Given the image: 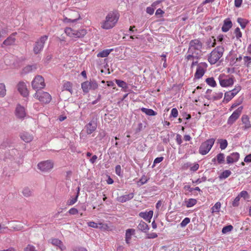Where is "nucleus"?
Returning <instances> with one entry per match:
<instances>
[{
  "mask_svg": "<svg viewBox=\"0 0 251 251\" xmlns=\"http://www.w3.org/2000/svg\"><path fill=\"white\" fill-rule=\"evenodd\" d=\"M205 82L207 83L208 85L211 87H215L217 86V83L215 80H214V78L212 77L206 78L205 80Z\"/></svg>",
  "mask_w": 251,
  "mask_h": 251,
  "instance_id": "c756f323",
  "label": "nucleus"
},
{
  "mask_svg": "<svg viewBox=\"0 0 251 251\" xmlns=\"http://www.w3.org/2000/svg\"><path fill=\"white\" fill-rule=\"evenodd\" d=\"M242 124H244L245 126H248L250 125L249 118L247 115H243L242 117Z\"/></svg>",
  "mask_w": 251,
  "mask_h": 251,
  "instance_id": "58836bf2",
  "label": "nucleus"
},
{
  "mask_svg": "<svg viewBox=\"0 0 251 251\" xmlns=\"http://www.w3.org/2000/svg\"><path fill=\"white\" fill-rule=\"evenodd\" d=\"M135 233L136 231L134 228H128L126 230L125 241L127 244H130L131 238Z\"/></svg>",
  "mask_w": 251,
  "mask_h": 251,
  "instance_id": "2eb2a0df",
  "label": "nucleus"
},
{
  "mask_svg": "<svg viewBox=\"0 0 251 251\" xmlns=\"http://www.w3.org/2000/svg\"><path fill=\"white\" fill-rule=\"evenodd\" d=\"M207 64L205 62H201L198 64L194 78L199 79L201 78L207 70Z\"/></svg>",
  "mask_w": 251,
  "mask_h": 251,
  "instance_id": "9d476101",
  "label": "nucleus"
},
{
  "mask_svg": "<svg viewBox=\"0 0 251 251\" xmlns=\"http://www.w3.org/2000/svg\"><path fill=\"white\" fill-rule=\"evenodd\" d=\"M153 214L152 210L144 211L139 213V216L147 222H150Z\"/></svg>",
  "mask_w": 251,
  "mask_h": 251,
  "instance_id": "dca6fc26",
  "label": "nucleus"
},
{
  "mask_svg": "<svg viewBox=\"0 0 251 251\" xmlns=\"http://www.w3.org/2000/svg\"><path fill=\"white\" fill-rule=\"evenodd\" d=\"M218 142L220 144V147L221 150H225L227 146V142L225 139H219Z\"/></svg>",
  "mask_w": 251,
  "mask_h": 251,
  "instance_id": "473e14b6",
  "label": "nucleus"
},
{
  "mask_svg": "<svg viewBox=\"0 0 251 251\" xmlns=\"http://www.w3.org/2000/svg\"><path fill=\"white\" fill-rule=\"evenodd\" d=\"M78 212L77 209L75 208H72L68 211L69 213L71 215L76 214L78 213Z\"/></svg>",
  "mask_w": 251,
  "mask_h": 251,
  "instance_id": "052dcab7",
  "label": "nucleus"
},
{
  "mask_svg": "<svg viewBox=\"0 0 251 251\" xmlns=\"http://www.w3.org/2000/svg\"><path fill=\"white\" fill-rule=\"evenodd\" d=\"M89 81H85L81 84V88L84 93H88L90 89Z\"/></svg>",
  "mask_w": 251,
  "mask_h": 251,
  "instance_id": "7c9ffc66",
  "label": "nucleus"
},
{
  "mask_svg": "<svg viewBox=\"0 0 251 251\" xmlns=\"http://www.w3.org/2000/svg\"><path fill=\"white\" fill-rule=\"evenodd\" d=\"M89 83H90V89H93L95 90L98 87V84L97 83V82L95 80H92L89 82Z\"/></svg>",
  "mask_w": 251,
  "mask_h": 251,
  "instance_id": "79ce46f5",
  "label": "nucleus"
},
{
  "mask_svg": "<svg viewBox=\"0 0 251 251\" xmlns=\"http://www.w3.org/2000/svg\"><path fill=\"white\" fill-rule=\"evenodd\" d=\"M88 226L91 227L97 228L99 227L98 224L94 222H89L87 223Z\"/></svg>",
  "mask_w": 251,
  "mask_h": 251,
  "instance_id": "4d7b16f0",
  "label": "nucleus"
},
{
  "mask_svg": "<svg viewBox=\"0 0 251 251\" xmlns=\"http://www.w3.org/2000/svg\"><path fill=\"white\" fill-rule=\"evenodd\" d=\"M115 82L119 87H121L123 89V90L125 92L127 91L128 87L126 82L119 79H115Z\"/></svg>",
  "mask_w": 251,
  "mask_h": 251,
  "instance_id": "b1692460",
  "label": "nucleus"
},
{
  "mask_svg": "<svg viewBox=\"0 0 251 251\" xmlns=\"http://www.w3.org/2000/svg\"><path fill=\"white\" fill-rule=\"evenodd\" d=\"M177 115H178V111H177V109L176 108H173L171 110V113L170 117L176 118L177 116Z\"/></svg>",
  "mask_w": 251,
  "mask_h": 251,
  "instance_id": "864d4df0",
  "label": "nucleus"
},
{
  "mask_svg": "<svg viewBox=\"0 0 251 251\" xmlns=\"http://www.w3.org/2000/svg\"><path fill=\"white\" fill-rule=\"evenodd\" d=\"M23 194L25 197H29L31 195L32 192L28 188H25L23 190Z\"/></svg>",
  "mask_w": 251,
  "mask_h": 251,
  "instance_id": "37998d69",
  "label": "nucleus"
},
{
  "mask_svg": "<svg viewBox=\"0 0 251 251\" xmlns=\"http://www.w3.org/2000/svg\"><path fill=\"white\" fill-rule=\"evenodd\" d=\"M231 173L229 170L224 171L220 176L219 177L220 179H225L228 177Z\"/></svg>",
  "mask_w": 251,
  "mask_h": 251,
  "instance_id": "f704fd0d",
  "label": "nucleus"
},
{
  "mask_svg": "<svg viewBox=\"0 0 251 251\" xmlns=\"http://www.w3.org/2000/svg\"><path fill=\"white\" fill-rule=\"evenodd\" d=\"M73 83L70 81L65 82L63 86V90L69 91L71 94H73Z\"/></svg>",
  "mask_w": 251,
  "mask_h": 251,
  "instance_id": "393cba45",
  "label": "nucleus"
},
{
  "mask_svg": "<svg viewBox=\"0 0 251 251\" xmlns=\"http://www.w3.org/2000/svg\"><path fill=\"white\" fill-rule=\"evenodd\" d=\"M234 96L231 92H226L225 94L224 100L226 102L230 101Z\"/></svg>",
  "mask_w": 251,
  "mask_h": 251,
  "instance_id": "72a5a7b5",
  "label": "nucleus"
},
{
  "mask_svg": "<svg viewBox=\"0 0 251 251\" xmlns=\"http://www.w3.org/2000/svg\"><path fill=\"white\" fill-rule=\"evenodd\" d=\"M50 243L58 249L60 251H64L66 250V247L63 243L58 239L52 238L50 240Z\"/></svg>",
  "mask_w": 251,
  "mask_h": 251,
  "instance_id": "4468645a",
  "label": "nucleus"
},
{
  "mask_svg": "<svg viewBox=\"0 0 251 251\" xmlns=\"http://www.w3.org/2000/svg\"><path fill=\"white\" fill-rule=\"evenodd\" d=\"M244 162L246 163L251 162V153L247 155L244 158Z\"/></svg>",
  "mask_w": 251,
  "mask_h": 251,
  "instance_id": "774afa93",
  "label": "nucleus"
},
{
  "mask_svg": "<svg viewBox=\"0 0 251 251\" xmlns=\"http://www.w3.org/2000/svg\"><path fill=\"white\" fill-rule=\"evenodd\" d=\"M48 38V36L44 35L41 36L39 40L35 42L33 49V52L35 54H39L41 52Z\"/></svg>",
  "mask_w": 251,
  "mask_h": 251,
  "instance_id": "6e6552de",
  "label": "nucleus"
},
{
  "mask_svg": "<svg viewBox=\"0 0 251 251\" xmlns=\"http://www.w3.org/2000/svg\"><path fill=\"white\" fill-rule=\"evenodd\" d=\"M20 137L24 142L29 143L33 139V136L28 132L23 131L20 134Z\"/></svg>",
  "mask_w": 251,
  "mask_h": 251,
  "instance_id": "a211bd4d",
  "label": "nucleus"
},
{
  "mask_svg": "<svg viewBox=\"0 0 251 251\" xmlns=\"http://www.w3.org/2000/svg\"><path fill=\"white\" fill-rule=\"evenodd\" d=\"M161 57H162L161 61H163V68H165L167 67V60H166V55L165 54H162L161 55Z\"/></svg>",
  "mask_w": 251,
  "mask_h": 251,
  "instance_id": "6e6d98bb",
  "label": "nucleus"
},
{
  "mask_svg": "<svg viewBox=\"0 0 251 251\" xmlns=\"http://www.w3.org/2000/svg\"><path fill=\"white\" fill-rule=\"evenodd\" d=\"M241 89V87L239 85L235 86L234 89L230 91L234 96H235Z\"/></svg>",
  "mask_w": 251,
  "mask_h": 251,
  "instance_id": "49530a36",
  "label": "nucleus"
},
{
  "mask_svg": "<svg viewBox=\"0 0 251 251\" xmlns=\"http://www.w3.org/2000/svg\"><path fill=\"white\" fill-rule=\"evenodd\" d=\"M185 205L187 208L191 207L197 203V200L195 199H189L184 201Z\"/></svg>",
  "mask_w": 251,
  "mask_h": 251,
  "instance_id": "a878e982",
  "label": "nucleus"
},
{
  "mask_svg": "<svg viewBox=\"0 0 251 251\" xmlns=\"http://www.w3.org/2000/svg\"><path fill=\"white\" fill-rule=\"evenodd\" d=\"M233 229V226L231 225L227 226H224L222 229V233L224 234H226L228 232H230Z\"/></svg>",
  "mask_w": 251,
  "mask_h": 251,
  "instance_id": "4c0bfd02",
  "label": "nucleus"
},
{
  "mask_svg": "<svg viewBox=\"0 0 251 251\" xmlns=\"http://www.w3.org/2000/svg\"><path fill=\"white\" fill-rule=\"evenodd\" d=\"M244 61L245 64H246L247 66H249V64L251 62V57L250 56H245L244 57Z\"/></svg>",
  "mask_w": 251,
  "mask_h": 251,
  "instance_id": "bf43d9fd",
  "label": "nucleus"
},
{
  "mask_svg": "<svg viewBox=\"0 0 251 251\" xmlns=\"http://www.w3.org/2000/svg\"><path fill=\"white\" fill-rule=\"evenodd\" d=\"M137 227L139 230L145 233L148 232L149 230V226L143 221H140L137 226Z\"/></svg>",
  "mask_w": 251,
  "mask_h": 251,
  "instance_id": "5701e85b",
  "label": "nucleus"
},
{
  "mask_svg": "<svg viewBox=\"0 0 251 251\" xmlns=\"http://www.w3.org/2000/svg\"><path fill=\"white\" fill-rule=\"evenodd\" d=\"M223 97V93L220 92L216 94V95L214 96V100H220Z\"/></svg>",
  "mask_w": 251,
  "mask_h": 251,
  "instance_id": "680f3d73",
  "label": "nucleus"
},
{
  "mask_svg": "<svg viewBox=\"0 0 251 251\" xmlns=\"http://www.w3.org/2000/svg\"><path fill=\"white\" fill-rule=\"evenodd\" d=\"M15 115L18 118L23 119L26 115L25 108L18 105L15 110Z\"/></svg>",
  "mask_w": 251,
  "mask_h": 251,
  "instance_id": "f3484780",
  "label": "nucleus"
},
{
  "mask_svg": "<svg viewBox=\"0 0 251 251\" xmlns=\"http://www.w3.org/2000/svg\"><path fill=\"white\" fill-rule=\"evenodd\" d=\"M77 17H76L74 19H72L68 18H65L64 19V21L65 22H74L77 21L80 18V16L78 14H77Z\"/></svg>",
  "mask_w": 251,
  "mask_h": 251,
  "instance_id": "13d9d810",
  "label": "nucleus"
},
{
  "mask_svg": "<svg viewBox=\"0 0 251 251\" xmlns=\"http://www.w3.org/2000/svg\"><path fill=\"white\" fill-rule=\"evenodd\" d=\"M243 109V107L240 106L238 107L232 115L229 117L228 120V124L232 125L233 123L238 118L240 115Z\"/></svg>",
  "mask_w": 251,
  "mask_h": 251,
  "instance_id": "ddd939ff",
  "label": "nucleus"
},
{
  "mask_svg": "<svg viewBox=\"0 0 251 251\" xmlns=\"http://www.w3.org/2000/svg\"><path fill=\"white\" fill-rule=\"evenodd\" d=\"M240 199V198L238 195L235 198L232 203L233 207H237L239 205Z\"/></svg>",
  "mask_w": 251,
  "mask_h": 251,
  "instance_id": "3c124183",
  "label": "nucleus"
},
{
  "mask_svg": "<svg viewBox=\"0 0 251 251\" xmlns=\"http://www.w3.org/2000/svg\"><path fill=\"white\" fill-rule=\"evenodd\" d=\"M148 180V178L147 177V176H143L141 177V178L140 179V180L138 182V185H143V184H145L146 183H147Z\"/></svg>",
  "mask_w": 251,
  "mask_h": 251,
  "instance_id": "c03bdc74",
  "label": "nucleus"
},
{
  "mask_svg": "<svg viewBox=\"0 0 251 251\" xmlns=\"http://www.w3.org/2000/svg\"><path fill=\"white\" fill-rule=\"evenodd\" d=\"M17 87L19 92L24 97H26L28 95V92L26 88V86L24 82H19L18 84Z\"/></svg>",
  "mask_w": 251,
  "mask_h": 251,
  "instance_id": "6ab92c4d",
  "label": "nucleus"
},
{
  "mask_svg": "<svg viewBox=\"0 0 251 251\" xmlns=\"http://www.w3.org/2000/svg\"><path fill=\"white\" fill-rule=\"evenodd\" d=\"M16 32L12 33L9 37H8L2 43L1 47L4 48L5 47L13 46L15 44L16 40Z\"/></svg>",
  "mask_w": 251,
  "mask_h": 251,
  "instance_id": "f8f14e48",
  "label": "nucleus"
},
{
  "mask_svg": "<svg viewBox=\"0 0 251 251\" xmlns=\"http://www.w3.org/2000/svg\"><path fill=\"white\" fill-rule=\"evenodd\" d=\"M115 172L117 175L120 176L121 173V168L120 165H117L115 167Z\"/></svg>",
  "mask_w": 251,
  "mask_h": 251,
  "instance_id": "0e129e2a",
  "label": "nucleus"
},
{
  "mask_svg": "<svg viewBox=\"0 0 251 251\" xmlns=\"http://www.w3.org/2000/svg\"><path fill=\"white\" fill-rule=\"evenodd\" d=\"M232 24L229 19H226L224 21V25L222 27L223 32H227L232 27Z\"/></svg>",
  "mask_w": 251,
  "mask_h": 251,
  "instance_id": "4be33fe9",
  "label": "nucleus"
},
{
  "mask_svg": "<svg viewBox=\"0 0 251 251\" xmlns=\"http://www.w3.org/2000/svg\"><path fill=\"white\" fill-rule=\"evenodd\" d=\"M5 95V86L3 83H0V97H3Z\"/></svg>",
  "mask_w": 251,
  "mask_h": 251,
  "instance_id": "c9c22d12",
  "label": "nucleus"
},
{
  "mask_svg": "<svg viewBox=\"0 0 251 251\" xmlns=\"http://www.w3.org/2000/svg\"><path fill=\"white\" fill-rule=\"evenodd\" d=\"M154 9L152 7H148L147 8L146 12L147 13L149 14L150 15H152L154 13Z\"/></svg>",
  "mask_w": 251,
  "mask_h": 251,
  "instance_id": "69168bd1",
  "label": "nucleus"
},
{
  "mask_svg": "<svg viewBox=\"0 0 251 251\" xmlns=\"http://www.w3.org/2000/svg\"><path fill=\"white\" fill-rule=\"evenodd\" d=\"M237 22L243 29L246 27L247 25L249 23L247 20L241 18H238Z\"/></svg>",
  "mask_w": 251,
  "mask_h": 251,
  "instance_id": "2f4dec72",
  "label": "nucleus"
},
{
  "mask_svg": "<svg viewBox=\"0 0 251 251\" xmlns=\"http://www.w3.org/2000/svg\"><path fill=\"white\" fill-rule=\"evenodd\" d=\"M221 207V203L220 202H217L211 208V212L212 213H218L220 210Z\"/></svg>",
  "mask_w": 251,
  "mask_h": 251,
  "instance_id": "bb28decb",
  "label": "nucleus"
},
{
  "mask_svg": "<svg viewBox=\"0 0 251 251\" xmlns=\"http://www.w3.org/2000/svg\"><path fill=\"white\" fill-rule=\"evenodd\" d=\"M157 237V234L155 232L146 233V238L154 239Z\"/></svg>",
  "mask_w": 251,
  "mask_h": 251,
  "instance_id": "09e8293b",
  "label": "nucleus"
},
{
  "mask_svg": "<svg viewBox=\"0 0 251 251\" xmlns=\"http://www.w3.org/2000/svg\"><path fill=\"white\" fill-rule=\"evenodd\" d=\"M240 157V154L238 152H233L226 157L227 163L230 164L238 161Z\"/></svg>",
  "mask_w": 251,
  "mask_h": 251,
  "instance_id": "aec40b11",
  "label": "nucleus"
},
{
  "mask_svg": "<svg viewBox=\"0 0 251 251\" xmlns=\"http://www.w3.org/2000/svg\"><path fill=\"white\" fill-rule=\"evenodd\" d=\"M215 142V139L211 138L203 142L199 149V152L202 155L206 154L211 150Z\"/></svg>",
  "mask_w": 251,
  "mask_h": 251,
  "instance_id": "423d86ee",
  "label": "nucleus"
},
{
  "mask_svg": "<svg viewBox=\"0 0 251 251\" xmlns=\"http://www.w3.org/2000/svg\"><path fill=\"white\" fill-rule=\"evenodd\" d=\"M32 88L37 91L45 87L44 78L41 75H38L35 76L31 82Z\"/></svg>",
  "mask_w": 251,
  "mask_h": 251,
  "instance_id": "1a4fd4ad",
  "label": "nucleus"
},
{
  "mask_svg": "<svg viewBox=\"0 0 251 251\" xmlns=\"http://www.w3.org/2000/svg\"><path fill=\"white\" fill-rule=\"evenodd\" d=\"M65 32L67 35L73 38H82L87 33L85 29H82L75 30L71 27H66L65 29Z\"/></svg>",
  "mask_w": 251,
  "mask_h": 251,
  "instance_id": "39448f33",
  "label": "nucleus"
},
{
  "mask_svg": "<svg viewBox=\"0 0 251 251\" xmlns=\"http://www.w3.org/2000/svg\"><path fill=\"white\" fill-rule=\"evenodd\" d=\"M54 167V162L51 160H47L39 162L37 165L38 169L43 173L50 172Z\"/></svg>",
  "mask_w": 251,
  "mask_h": 251,
  "instance_id": "20e7f679",
  "label": "nucleus"
},
{
  "mask_svg": "<svg viewBox=\"0 0 251 251\" xmlns=\"http://www.w3.org/2000/svg\"><path fill=\"white\" fill-rule=\"evenodd\" d=\"M79 191V188L78 187L77 195L75 196V198H73L68 201L67 203L68 205H73L76 202V201L77 200V198L78 197Z\"/></svg>",
  "mask_w": 251,
  "mask_h": 251,
  "instance_id": "e433bc0d",
  "label": "nucleus"
},
{
  "mask_svg": "<svg viewBox=\"0 0 251 251\" xmlns=\"http://www.w3.org/2000/svg\"><path fill=\"white\" fill-rule=\"evenodd\" d=\"M199 164L198 163H192L191 165L190 171L192 172H195L199 168Z\"/></svg>",
  "mask_w": 251,
  "mask_h": 251,
  "instance_id": "de8ad7c7",
  "label": "nucleus"
},
{
  "mask_svg": "<svg viewBox=\"0 0 251 251\" xmlns=\"http://www.w3.org/2000/svg\"><path fill=\"white\" fill-rule=\"evenodd\" d=\"M218 79L220 85L223 87L232 86L234 83V77L233 76L226 75L221 74L219 76Z\"/></svg>",
  "mask_w": 251,
  "mask_h": 251,
  "instance_id": "0eeeda50",
  "label": "nucleus"
},
{
  "mask_svg": "<svg viewBox=\"0 0 251 251\" xmlns=\"http://www.w3.org/2000/svg\"><path fill=\"white\" fill-rule=\"evenodd\" d=\"M234 33L237 39H239L242 36V32H241L240 29L239 27H237L235 28L234 30Z\"/></svg>",
  "mask_w": 251,
  "mask_h": 251,
  "instance_id": "a18cd8bd",
  "label": "nucleus"
},
{
  "mask_svg": "<svg viewBox=\"0 0 251 251\" xmlns=\"http://www.w3.org/2000/svg\"><path fill=\"white\" fill-rule=\"evenodd\" d=\"M240 198H243L244 199L249 198V195L246 191H242L238 195Z\"/></svg>",
  "mask_w": 251,
  "mask_h": 251,
  "instance_id": "8fccbe9b",
  "label": "nucleus"
},
{
  "mask_svg": "<svg viewBox=\"0 0 251 251\" xmlns=\"http://www.w3.org/2000/svg\"><path fill=\"white\" fill-rule=\"evenodd\" d=\"M134 195L133 193H130L129 194L117 197V201L120 202L124 203L131 200L133 198Z\"/></svg>",
  "mask_w": 251,
  "mask_h": 251,
  "instance_id": "412c9836",
  "label": "nucleus"
},
{
  "mask_svg": "<svg viewBox=\"0 0 251 251\" xmlns=\"http://www.w3.org/2000/svg\"><path fill=\"white\" fill-rule=\"evenodd\" d=\"M113 50V49H107L103 50L97 54V56L98 57H107Z\"/></svg>",
  "mask_w": 251,
  "mask_h": 251,
  "instance_id": "cd10ccee",
  "label": "nucleus"
},
{
  "mask_svg": "<svg viewBox=\"0 0 251 251\" xmlns=\"http://www.w3.org/2000/svg\"><path fill=\"white\" fill-rule=\"evenodd\" d=\"M34 97L45 103H49L51 100V97L50 94L46 92H38L34 94Z\"/></svg>",
  "mask_w": 251,
  "mask_h": 251,
  "instance_id": "9b49d317",
  "label": "nucleus"
},
{
  "mask_svg": "<svg viewBox=\"0 0 251 251\" xmlns=\"http://www.w3.org/2000/svg\"><path fill=\"white\" fill-rule=\"evenodd\" d=\"M119 16L114 12H110L105 18L100 23V27L104 29H110L114 27L118 21Z\"/></svg>",
  "mask_w": 251,
  "mask_h": 251,
  "instance_id": "f03ea898",
  "label": "nucleus"
},
{
  "mask_svg": "<svg viewBox=\"0 0 251 251\" xmlns=\"http://www.w3.org/2000/svg\"><path fill=\"white\" fill-rule=\"evenodd\" d=\"M224 48L219 46L213 50L208 56V60L211 64H215L223 56Z\"/></svg>",
  "mask_w": 251,
  "mask_h": 251,
  "instance_id": "7ed1b4c3",
  "label": "nucleus"
},
{
  "mask_svg": "<svg viewBox=\"0 0 251 251\" xmlns=\"http://www.w3.org/2000/svg\"><path fill=\"white\" fill-rule=\"evenodd\" d=\"M141 110L149 116H154L157 114L156 112L151 109H148L146 108H142Z\"/></svg>",
  "mask_w": 251,
  "mask_h": 251,
  "instance_id": "c85d7f7f",
  "label": "nucleus"
},
{
  "mask_svg": "<svg viewBox=\"0 0 251 251\" xmlns=\"http://www.w3.org/2000/svg\"><path fill=\"white\" fill-rule=\"evenodd\" d=\"M190 222V218L186 217L180 223V226L182 227H185Z\"/></svg>",
  "mask_w": 251,
  "mask_h": 251,
  "instance_id": "a19ab883",
  "label": "nucleus"
},
{
  "mask_svg": "<svg viewBox=\"0 0 251 251\" xmlns=\"http://www.w3.org/2000/svg\"><path fill=\"white\" fill-rule=\"evenodd\" d=\"M217 159L219 163H222L224 161L225 155L223 153H220L217 155Z\"/></svg>",
  "mask_w": 251,
  "mask_h": 251,
  "instance_id": "ea45409f",
  "label": "nucleus"
},
{
  "mask_svg": "<svg viewBox=\"0 0 251 251\" xmlns=\"http://www.w3.org/2000/svg\"><path fill=\"white\" fill-rule=\"evenodd\" d=\"M202 43L199 39L190 41L186 54L184 56L186 62L194 59H199L202 55Z\"/></svg>",
  "mask_w": 251,
  "mask_h": 251,
  "instance_id": "f257e3e1",
  "label": "nucleus"
},
{
  "mask_svg": "<svg viewBox=\"0 0 251 251\" xmlns=\"http://www.w3.org/2000/svg\"><path fill=\"white\" fill-rule=\"evenodd\" d=\"M32 70V66H27L24 68L23 69V71L25 73H27L29 72H30Z\"/></svg>",
  "mask_w": 251,
  "mask_h": 251,
  "instance_id": "e2e57ef3",
  "label": "nucleus"
},
{
  "mask_svg": "<svg viewBox=\"0 0 251 251\" xmlns=\"http://www.w3.org/2000/svg\"><path fill=\"white\" fill-rule=\"evenodd\" d=\"M9 231H10V229H9L7 227L2 226L0 224V234L7 233Z\"/></svg>",
  "mask_w": 251,
  "mask_h": 251,
  "instance_id": "603ef678",
  "label": "nucleus"
},
{
  "mask_svg": "<svg viewBox=\"0 0 251 251\" xmlns=\"http://www.w3.org/2000/svg\"><path fill=\"white\" fill-rule=\"evenodd\" d=\"M25 251H36L34 247L28 245L27 247L25 249Z\"/></svg>",
  "mask_w": 251,
  "mask_h": 251,
  "instance_id": "338daca9",
  "label": "nucleus"
},
{
  "mask_svg": "<svg viewBox=\"0 0 251 251\" xmlns=\"http://www.w3.org/2000/svg\"><path fill=\"white\" fill-rule=\"evenodd\" d=\"M192 163L191 162H186L183 164L182 166V169L184 170H186L188 169H191V165Z\"/></svg>",
  "mask_w": 251,
  "mask_h": 251,
  "instance_id": "5fc2aeb1",
  "label": "nucleus"
}]
</instances>
